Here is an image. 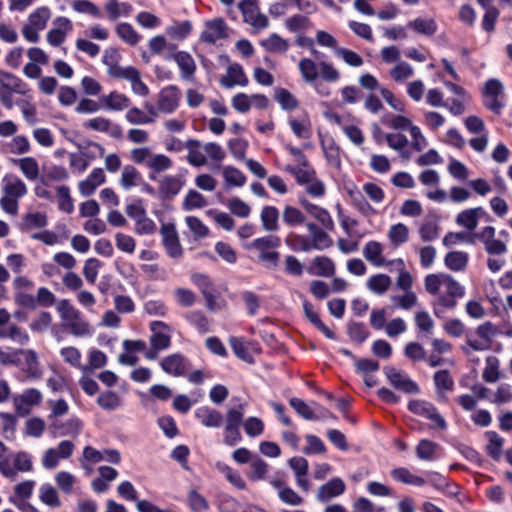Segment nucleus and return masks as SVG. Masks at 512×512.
I'll list each match as a JSON object with an SVG mask.
<instances>
[{"label":"nucleus","instance_id":"37998d69","mask_svg":"<svg viewBox=\"0 0 512 512\" xmlns=\"http://www.w3.org/2000/svg\"><path fill=\"white\" fill-rule=\"evenodd\" d=\"M391 477L396 481L409 485L423 486L425 484V480L422 477L412 474L407 468L403 467L393 469Z\"/></svg>","mask_w":512,"mask_h":512},{"label":"nucleus","instance_id":"2eb2a0df","mask_svg":"<svg viewBox=\"0 0 512 512\" xmlns=\"http://www.w3.org/2000/svg\"><path fill=\"white\" fill-rule=\"evenodd\" d=\"M244 22L252 26L256 31H261L268 27V17L261 13L259 8L250 1H244L240 5Z\"/></svg>","mask_w":512,"mask_h":512},{"label":"nucleus","instance_id":"8fccbe9b","mask_svg":"<svg viewBox=\"0 0 512 512\" xmlns=\"http://www.w3.org/2000/svg\"><path fill=\"white\" fill-rule=\"evenodd\" d=\"M298 66L305 82L312 83L318 78L319 63H315L310 58H303Z\"/></svg>","mask_w":512,"mask_h":512},{"label":"nucleus","instance_id":"7ed1b4c3","mask_svg":"<svg viewBox=\"0 0 512 512\" xmlns=\"http://www.w3.org/2000/svg\"><path fill=\"white\" fill-rule=\"evenodd\" d=\"M32 467L31 455L23 451L13 455L12 462L9 459L0 461V471L7 478H15L18 472H29Z\"/></svg>","mask_w":512,"mask_h":512},{"label":"nucleus","instance_id":"ea45409f","mask_svg":"<svg viewBox=\"0 0 512 512\" xmlns=\"http://www.w3.org/2000/svg\"><path fill=\"white\" fill-rule=\"evenodd\" d=\"M140 181L141 174L133 165L123 167L119 183L125 190L138 186Z\"/></svg>","mask_w":512,"mask_h":512},{"label":"nucleus","instance_id":"49530a36","mask_svg":"<svg viewBox=\"0 0 512 512\" xmlns=\"http://www.w3.org/2000/svg\"><path fill=\"white\" fill-rule=\"evenodd\" d=\"M303 308L307 319L315 325L324 335L329 339H334V333L321 321L318 314L313 310V306L311 303L305 301L303 303Z\"/></svg>","mask_w":512,"mask_h":512},{"label":"nucleus","instance_id":"864d4df0","mask_svg":"<svg viewBox=\"0 0 512 512\" xmlns=\"http://www.w3.org/2000/svg\"><path fill=\"white\" fill-rule=\"evenodd\" d=\"M414 73L413 67L404 61L398 62L390 71V78L397 82L402 83L405 80L409 79Z\"/></svg>","mask_w":512,"mask_h":512},{"label":"nucleus","instance_id":"cd10ccee","mask_svg":"<svg viewBox=\"0 0 512 512\" xmlns=\"http://www.w3.org/2000/svg\"><path fill=\"white\" fill-rule=\"evenodd\" d=\"M119 79H125L130 82L131 90L135 95L146 97L149 94L148 86L141 80V74L133 66H127L126 72Z\"/></svg>","mask_w":512,"mask_h":512},{"label":"nucleus","instance_id":"412c9836","mask_svg":"<svg viewBox=\"0 0 512 512\" xmlns=\"http://www.w3.org/2000/svg\"><path fill=\"white\" fill-rule=\"evenodd\" d=\"M22 365L19 366L29 378L39 379L42 375L38 354L33 349H21Z\"/></svg>","mask_w":512,"mask_h":512},{"label":"nucleus","instance_id":"c9c22d12","mask_svg":"<svg viewBox=\"0 0 512 512\" xmlns=\"http://www.w3.org/2000/svg\"><path fill=\"white\" fill-rule=\"evenodd\" d=\"M335 265L333 261L326 256L315 257L309 267V272L321 277H330L334 274Z\"/></svg>","mask_w":512,"mask_h":512},{"label":"nucleus","instance_id":"bb28decb","mask_svg":"<svg viewBox=\"0 0 512 512\" xmlns=\"http://www.w3.org/2000/svg\"><path fill=\"white\" fill-rule=\"evenodd\" d=\"M220 83L226 88H232L236 85L245 87L248 85V78L240 65L232 64L228 67L226 75L220 79Z\"/></svg>","mask_w":512,"mask_h":512},{"label":"nucleus","instance_id":"7c9ffc66","mask_svg":"<svg viewBox=\"0 0 512 512\" xmlns=\"http://www.w3.org/2000/svg\"><path fill=\"white\" fill-rule=\"evenodd\" d=\"M410 230L403 223H396L389 227L387 231V239L393 248H398L408 242Z\"/></svg>","mask_w":512,"mask_h":512},{"label":"nucleus","instance_id":"39448f33","mask_svg":"<svg viewBox=\"0 0 512 512\" xmlns=\"http://www.w3.org/2000/svg\"><path fill=\"white\" fill-rule=\"evenodd\" d=\"M181 92L176 86H167L157 95L156 108L157 117L159 113L172 114L179 107Z\"/></svg>","mask_w":512,"mask_h":512},{"label":"nucleus","instance_id":"c756f323","mask_svg":"<svg viewBox=\"0 0 512 512\" xmlns=\"http://www.w3.org/2000/svg\"><path fill=\"white\" fill-rule=\"evenodd\" d=\"M0 88L24 95L29 91L25 82L12 73L0 70Z\"/></svg>","mask_w":512,"mask_h":512},{"label":"nucleus","instance_id":"3c124183","mask_svg":"<svg viewBox=\"0 0 512 512\" xmlns=\"http://www.w3.org/2000/svg\"><path fill=\"white\" fill-rule=\"evenodd\" d=\"M222 175L228 186L241 187L246 182L245 175L233 166H224L222 168Z\"/></svg>","mask_w":512,"mask_h":512},{"label":"nucleus","instance_id":"f704fd0d","mask_svg":"<svg viewBox=\"0 0 512 512\" xmlns=\"http://www.w3.org/2000/svg\"><path fill=\"white\" fill-rule=\"evenodd\" d=\"M162 369L173 376L183 375L186 371V363L182 355L171 354L161 361Z\"/></svg>","mask_w":512,"mask_h":512},{"label":"nucleus","instance_id":"9b49d317","mask_svg":"<svg viewBox=\"0 0 512 512\" xmlns=\"http://www.w3.org/2000/svg\"><path fill=\"white\" fill-rule=\"evenodd\" d=\"M363 256L373 266L383 267L387 265L396 264L397 266H403L404 261L402 259H395L387 261L383 256V246L380 242L371 240L368 241L363 247Z\"/></svg>","mask_w":512,"mask_h":512},{"label":"nucleus","instance_id":"2f4dec72","mask_svg":"<svg viewBox=\"0 0 512 512\" xmlns=\"http://www.w3.org/2000/svg\"><path fill=\"white\" fill-rule=\"evenodd\" d=\"M169 58L174 59V61L177 63L178 67L181 70V75L183 79H190L195 71H196V64L192 56L185 52V51H179L177 53L172 54Z\"/></svg>","mask_w":512,"mask_h":512},{"label":"nucleus","instance_id":"423d86ee","mask_svg":"<svg viewBox=\"0 0 512 512\" xmlns=\"http://www.w3.org/2000/svg\"><path fill=\"white\" fill-rule=\"evenodd\" d=\"M125 211L135 221V232L138 235H150L155 232L156 224L147 216L143 206L130 204L126 207Z\"/></svg>","mask_w":512,"mask_h":512},{"label":"nucleus","instance_id":"1a4fd4ad","mask_svg":"<svg viewBox=\"0 0 512 512\" xmlns=\"http://www.w3.org/2000/svg\"><path fill=\"white\" fill-rule=\"evenodd\" d=\"M144 108L145 110L130 106L125 114L126 121L134 126L153 124L158 118L156 108L148 102L144 104Z\"/></svg>","mask_w":512,"mask_h":512},{"label":"nucleus","instance_id":"20e7f679","mask_svg":"<svg viewBox=\"0 0 512 512\" xmlns=\"http://www.w3.org/2000/svg\"><path fill=\"white\" fill-rule=\"evenodd\" d=\"M477 338L468 337L467 344L475 351H484L491 348L493 339L498 335V328L491 322L480 324L475 331Z\"/></svg>","mask_w":512,"mask_h":512},{"label":"nucleus","instance_id":"13d9d810","mask_svg":"<svg viewBox=\"0 0 512 512\" xmlns=\"http://www.w3.org/2000/svg\"><path fill=\"white\" fill-rule=\"evenodd\" d=\"M51 17V12L47 7H39L29 15L28 23L36 29L43 30Z\"/></svg>","mask_w":512,"mask_h":512},{"label":"nucleus","instance_id":"72a5a7b5","mask_svg":"<svg viewBox=\"0 0 512 512\" xmlns=\"http://www.w3.org/2000/svg\"><path fill=\"white\" fill-rule=\"evenodd\" d=\"M306 226L311 236V243L315 250H324L332 246L333 241L324 230L314 223H308Z\"/></svg>","mask_w":512,"mask_h":512},{"label":"nucleus","instance_id":"4c0bfd02","mask_svg":"<svg viewBox=\"0 0 512 512\" xmlns=\"http://www.w3.org/2000/svg\"><path fill=\"white\" fill-rule=\"evenodd\" d=\"M90 146L94 147L100 157H104L105 169L110 173H116L121 168V158L116 153L105 154V148L97 143L91 142Z\"/></svg>","mask_w":512,"mask_h":512},{"label":"nucleus","instance_id":"5fc2aeb1","mask_svg":"<svg viewBox=\"0 0 512 512\" xmlns=\"http://www.w3.org/2000/svg\"><path fill=\"white\" fill-rule=\"evenodd\" d=\"M0 364L3 366H21V349L0 348Z\"/></svg>","mask_w":512,"mask_h":512},{"label":"nucleus","instance_id":"774afa93","mask_svg":"<svg viewBox=\"0 0 512 512\" xmlns=\"http://www.w3.org/2000/svg\"><path fill=\"white\" fill-rule=\"evenodd\" d=\"M229 211L240 218H247L251 213V207L238 197H233L228 201Z\"/></svg>","mask_w":512,"mask_h":512},{"label":"nucleus","instance_id":"393cba45","mask_svg":"<svg viewBox=\"0 0 512 512\" xmlns=\"http://www.w3.org/2000/svg\"><path fill=\"white\" fill-rule=\"evenodd\" d=\"M345 483L340 478H332L325 484L321 485L317 492V499L320 502H328L332 498L340 496L345 491Z\"/></svg>","mask_w":512,"mask_h":512},{"label":"nucleus","instance_id":"de8ad7c7","mask_svg":"<svg viewBox=\"0 0 512 512\" xmlns=\"http://www.w3.org/2000/svg\"><path fill=\"white\" fill-rule=\"evenodd\" d=\"M196 416L206 427H219L222 423V414L216 410L209 408H201L197 411Z\"/></svg>","mask_w":512,"mask_h":512},{"label":"nucleus","instance_id":"c03bdc74","mask_svg":"<svg viewBox=\"0 0 512 512\" xmlns=\"http://www.w3.org/2000/svg\"><path fill=\"white\" fill-rule=\"evenodd\" d=\"M444 262L452 271H463L468 264V254L461 251L449 252L445 256Z\"/></svg>","mask_w":512,"mask_h":512},{"label":"nucleus","instance_id":"ddd939ff","mask_svg":"<svg viewBox=\"0 0 512 512\" xmlns=\"http://www.w3.org/2000/svg\"><path fill=\"white\" fill-rule=\"evenodd\" d=\"M151 336L150 344L151 347L156 350H164L169 348L171 344V327L162 321H153L150 324Z\"/></svg>","mask_w":512,"mask_h":512},{"label":"nucleus","instance_id":"4468645a","mask_svg":"<svg viewBox=\"0 0 512 512\" xmlns=\"http://www.w3.org/2000/svg\"><path fill=\"white\" fill-rule=\"evenodd\" d=\"M227 36L228 28L225 21L221 18H215L204 23L200 40L205 43L214 44L218 40L224 39Z\"/></svg>","mask_w":512,"mask_h":512},{"label":"nucleus","instance_id":"4be33fe9","mask_svg":"<svg viewBox=\"0 0 512 512\" xmlns=\"http://www.w3.org/2000/svg\"><path fill=\"white\" fill-rule=\"evenodd\" d=\"M121 54L116 48L109 47L104 51L103 63L107 67V73L110 77L119 79L126 72L127 66L119 65Z\"/></svg>","mask_w":512,"mask_h":512},{"label":"nucleus","instance_id":"bf43d9fd","mask_svg":"<svg viewBox=\"0 0 512 512\" xmlns=\"http://www.w3.org/2000/svg\"><path fill=\"white\" fill-rule=\"evenodd\" d=\"M482 377L488 383H495L500 378L499 360L495 356L486 358Z\"/></svg>","mask_w":512,"mask_h":512},{"label":"nucleus","instance_id":"6ab92c4d","mask_svg":"<svg viewBox=\"0 0 512 512\" xmlns=\"http://www.w3.org/2000/svg\"><path fill=\"white\" fill-rule=\"evenodd\" d=\"M54 28L48 31L47 33V42L52 46H60L67 36V34L72 30L73 24L66 17H58L53 22Z\"/></svg>","mask_w":512,"mask_h":512},{"label":"nucleus","instance_id":"dca6fc26","mask_svg":"<svg viewBox=\"0 0 512 512\" xmlns=\"http://www.w3.org/2000/svg\"><path fill=\"white\" fill-rule=\"evenodd\" d=\"M408 408L411 412L434 421L438 428H446L444 418L438 413L437 409L431 403L423 400H413L409 403Z\"/></svg>","mask_w":512,"mask_h":512},{"label":"nucleus","instance_id":"9d476101","mask_svg":"<svg viewBox=\"0 0 512 512\" xmlns=\"http://www.w3.org/2000/svg\"><path fill=\"white\" fill-rule=\"evenodd\" d=\"M442 287L445 288L447 295L439 296L437 304L443 308H454L457 304L456 298L464 296V288L449 274H445Z\"/></svg>","mask_w":512,"mask_h":512},{"label":"nucleus","instance_id":"f3484780","mask_svg":"<svg viewBox=\"0 0 512 512\" xmlns=\"http://www.w3.org/2000/svg\"><path fill=\"white\" fill-rule=\"evenodd\" d=\"M385 375L389 380L390 384L405 393L413 394L418 392V386L410 380L402 371L395 369L394 367H385Z\"/></svg>","mask_w":512,"mask_h":512},{"label":"nucleus","instance_id":"6e6d98bb","mask_svg":"<svg viewBox=\"0 0 512 512\" xmlns=\"http://www.w3.org/2000/svg\"><path fill=\"white\" fill-rule=\"evenodd\" d=\"M192 26L189 21L176 22L166 28L167 35L178 41L184 40L191 32Z\"/></svg>","mask_w":512,"mask_h":512},{"label":"nucleus","instance_id":"a19ab883","mask_svg":"<svg viewBox=\"0 0 512 512\" xmlns=\"http://www.w3.org/2000/svg\"><path fill=\"white\" fill-rule=\"evenodd\" d=\"M407 26L419 34L432 36L437 31V24L433 18H416L410 21Z\"/></svg>","mask_w":512,"mask_h":512},{"label":"nucleus","instance_id":"f03ea898","mask_svg":"<svg viewBox=\"0 0 512 512\" xmlns=\"http://www.w3.org/2000/svg\"><path fill=\"white\" fill-rule=\"evenodd\" d=\"M64 328L75 337H87L92 334V328L88 321L81 315L68 300H61L57 305Z\"/></svg>","mask_w":512,"mask_h":512},{"label":"nucleus","instance_id":"e2e57ef3","mask_svg":"<svg viewBox=\"0 0 512 512\" xmlns=\"http://www.w3.org/2000/svg\"><path fill=\"white\" fill-rule=\"evenodd\" d=\"M381 122L395 130H408L409 132L411 131V127L415 126L409 118L403 115H395L392 117L385 115L381 118Z\"/></svg>","mask_w":512,"mask_h":512},{"label":"nucleus","instance_id":"052dcab7","mask_svg":"<svg viewBox=\"0 0 512 512\" xmlns=\"http://www.w3.org/2000/svg\"><path fill=\"white\" fill-rule=\"evenodd\" d=\"M274 97L284 110L291 111L296 109L298 106L296 97L284 88H277L275 90Z\"/></svg>","mask_w":512,"mask_h":512},{"label":"nucleus","instance_id":"a211bd4d","mask_svg":"<svg viewBox=\"0 0 512 512\" xmlns=\"http://www.w3.org/2000/svg\"><path fill=\"white\" fill-rule=\"evenodd\" d=\"M99 102L103 109L115 112L127 110L131 105L130 98L119 91H111L99 98Z\"/></svg>","mask_w":512,"mask_h":512},{"label":"nucleus","instance_id":"a18cd8bd","mask_svg":"<svg viewBox=\"0 0 512 512\" xmlns=\"http://www.w3.org/2000/svg\"><path fill=\"white\" fill-rule=\"evenodd\" d=\"M261 46L271 53H284L289 48L288 42L276 33L262 40Z\"/></svg>","mask_w":512,"mask_h":512},{"label":"nucleus","instance_id":"0e129e2a","mask_svg":"<svg viewBox=\"0 0 512 512\" xmlns=\"http://www.w3.org/2000/svg\"><path fill=\"white\" fill-rule=\"evenodd\" d=\"M39 498L43 503L53 508L61 505L57 490L49 484H44L40 487Z\"/></svg>","mask_w":512,"mask_h":512},{"label":"nucleus","instance_id":"b1692460","mask_svg":"<svg viewBox=\"0 0 512 512\" xmlns=\"http://www.w3.org/2000/svg\"><path fill=\"white\" fill-rule=\"evenodd\" d=\"M105 181L104 170L102 168H94L86 179L79 182L78 189L83 196H90Z\"/></svg>","mask_w":512,"mask_h":512},{"label":"nucleus","instance_id":"a878e982","mask_svg":"<svg viewBox=\"0 0 512 512\" xmlns=\"http://www.w3.org/2000/svg\"><path fill=\"white\" fill-rule=\"evenodd\" d=\"M12 163L18 167L22 175L28 181H36L40 177L38 161L31 156L13 159Z\"/></svg>","mask_w":512,"mask_h":512},{"label":"nucleus","instance_id":"f8f14e48","mask_svg":"<svg viewBox=\"0 0 512 512\" xmlns=\"http://www.w3.org/2000/svg\"><path fill=\"white\" fill-rule=\"evenodd\" d=\"M74 449L72 442L68 440L61 441L56 448L47 449L42 457V465L46 469L55 468L60 459H67L71 456Z\"/></svg>","mask_w":512,"mask_h":512},{"label":"nucleus","instance_id":"338daca9","mask_svg":"<svg viewBox=\"0 0 512 512\" xmlns=\"http://www.w3.org/2000/svg\"><path fill=\"white\" fill-rule=\"evenodd\" d=\"M182 188V182L177 177L167 176L160 181L159 190L166 197L175 196Z\"/></svg>","mask_w":512,"mask_h":512},{"label":"nucleus","instance_id":"680f3d73","mask_svg":"<svg viewBox=\"0 0 512 512\" xmlns=\"http://www.w3.org/2000/svg\"><path fill=\"white\" fill-rule=\"evenodd\" d=\"M204 152L207 157V161L210 160L217 168H220V165L226 156L224 149L217 143L208 142L204 144Z\"/></svg>","mask_w":512,"mask_h":512},{"label":"nucleus","instance_id":"c85d7f7f","mask_svg":"<svg viewBox=\"0 0 512 512\" xmlns=\"http://www.w3.org/2000/svg\"><path fill=\"white\" fill-rule=\"evenodd\" d=\"M300 203L302 207L306 210V212L309 213L317 221H319L324 228H333L334 223L327 210L315 204H312L310 201L304 198L300 199Z\"/></svg>","mask_w":512,"mask_h":512},{"label":"nucleus","instance_id":"aec40b11","mask_svg":"<svg viewBox=\"0 0 512 512\" xmlns=\"http://www.w3.org/2000/svg\"><path fill=\"white\" fill-rule=\"evenodd\" d=\"M42 400V394L35 388L25 390L19 397L14 399V404L19 415H26L30 407L38 405Z\"/></svg>","mask_w":512,"mask_h":512},{"label":"nucleus","instance_id":"58836bf2","mask_svg":"<svg viewBox=\"0 0 512 512\" xmlns=\"http://www.w3.org/2000/svg\"><path fill=\"white\" fill-rule=\"evenodd\" d=\"M260 218L264 230L269 232L278 230L279 212L277 208L274 206H264L261 210Z\"/></svg>","mask_w":512,"mask_h":512},{"label":"nucleus","instance_id":"f257e3e1","mask_svg":"<svg viewBox=\"0 0 512 512\" xmlns=\"http://www.w3.org/2000/svg\"><path fill=\"white\" fill-rule=\"evenodd\" d=\"M1 192V209L10 216H16L19 210L20 199L28 193L27 185L16 175H6L3 178Z\"/></svg>","mask_w":512,"mask_h":512},{"label":"nucleus","instance_id":"6e6552de","mask_svg":"<svg viewBox=\"0 0 512 512\" xmlns=\"http://www.w3.org/2000/svg\"><path fill=\"white\" fill-rule=\"evenodd\" d=\"M484 105L496 114H499L504 106L503 85L496 79L486 82L484 91Z\"/></svg>","mask_w":512,"mask_h":512},{"label":"nucleus","instance_id":"09e8293b","mask_svg":"<svg viewBox=\"0 0 512 512\" xmlns=\"http://www.w3.org/2000/svg\"><path fill=\"white\" fill-rule=\"evenodd\" d=\"M481 212V208H472L462 211L458 214L456 222L472 231L477 227L478 217Z\"/></svg>","mask_w":512,"mask_h":512},{"label":"nucleus","instance_id":"603ef678","mask_svg":"<svg viewBox=\"0 0 512 512\" xmlns=\"http://www.w3.org/2000/svg\"><path fill=\"white\" fill-rule=\"evenodd\" d=\"M97 403L106 411H114L121 406L122 400L115 392L105 391L98 396Z\"/></svg>","mask_w":512,"mask_h":512},{"label":"nucleus","instance_id":"69168bd1","mask_svg":"<svg viewBox=\"0 0 512 512\" xmlns=\"http://www.w3.org/2000/svg\"><path fill=\"white\" fill-rule=\"evenodd\" d=\"M72 9L81 14H88L92 17L99 18L101 17L100 8L88 0H73L71 2Z\"/></svg>","mask_w":512,"mask_h":512},{"label":"nucleus","instance_id":"4d7b16f0","mask_svg":"<svg viewBox=\"0 0 512 512\" xmlns=\"http://www.w3.org/2000/svg\"><path fill=\"white\" fill-rule=\"evenodd\" d=\"M116 33L124 42L131 46L136 45L141 38L132 25L128 23H119L116 26Z\"/></svg>","mask_w":512,"mask_h":512},{"label":"nucleus","instance_id":"5701e85b","mask_svg":"<svg viewBox=\"0 0 512 512\" xmlns=\"http://www.w3.org/2000/svg\"><path fill=\"white\" fill-rule=\"evenodd\" d=\"M187 150V162L194 167H203L207 164L204 144L196 139H189L184 144Z\"/></svg>","mask_w":512,"mask_h":512},{"label":"nucleus","instance_id":"0eeeda50","mask_svg":"<svg viewBox=\"0 0 512 512\" xmlns=\"http://www.w3.org/2000/svg\"><path fill=\"white\" fill-rule=\"evenodd\" d=\"M159 233L168 256L171 258H180L183 255V248L175 225L173 223H163Z\"/></svg>","mask_w":512,"mask_h":512},{"label":"nucleus","instance_id":"79ce46f5","mask_svg":"<svg viewBox=\"0 0 512 512\" xmlns=\"http://www.w3.org/2000/svg\"><path fill=\"white\" fill-rule=\"evenodd\" d=\"M289 125L293 133L302 139L310 138L311 132V123L309 117L307 115H303L300 118H290Z\"/></svg>","mask_w":512,"mask_h":512},{"label":"nucleus","instance_id":"e433bc0d","mask_svg":"<svg viewBox=\"0 0 512 512\" xmlns=\"http://www.w3.org/2000/svg\"><path fill=\"white\" fill-rule=\"evenodd\" d=\"M392 284L391 278L383 273L375 274L371 276L366 283L367 288L377 294L383 295L388 291Z\"/></svg>","mask_w":512,"mask_h":512},{"label":"nucleus","instance_id":"473e14b6","mask_svg":"<svg viewBox=\"0 0 512 512\" xmlns=\"http://www.w3.org/2000/svg\"><path fill=\"white\" fill-rule=\"evenodd\" d=\"M107 18L115 22L120 17H127L132 11L131 4L119 2L118 0H108L104 5Z\"/></svg>","mask_w":512,"mask_h":512}]
</instances>
